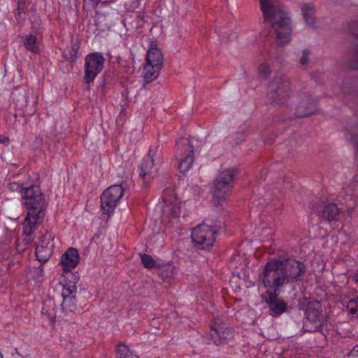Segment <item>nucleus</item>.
<instances>
[{"mask_svg": "<svg viewBox=\"0 0 358 358\" xmlns=\"http://www.w3.org/2000/svg\"><path fill=\"white\" fill-rule=\"evenodd\" d=\"M289 81L285 76H275L268 85V96L273 104L282 105L289 97Z\"/></svg>", "mask_w": 358, "mask_h": 358, "instance_id": "obj_5", "label": "nucleus"}, {"mask_svg": "<svg viewBox=\"0 0 358 358\" xmlns=\"http://www.w3.org/2000/svg\"><path fill=\"white\" fill-rule=\"evenodd\" d=\"M8 143H9L8 137L3 136V135H0V143L1 144L8 145Z\"/></svg>", "mask_w": 358, "mask_h": 358, "instance_id": "obj_36", "label": "nucleus"}, {"mask_svg": "<svg viewBox=\"0 0 358 358\" xmlns=\"http://www.w3.org/2000/svg\"><path fill=\"white\" fill-rule=\"evenodd\" d=\"M160 162V157L155 152L150 150L148 154L143 158L139 166L140 176L144 179L147 176L151 178L155 177L158 170L157 166Z\"/></svg>", "mask_w": 358, "mask_h": 358, "instance_id": "obj_16", "label": "nucleus"}, {"mask_svg": "<svg viewBox=\"0 0 358 358\" xmlns=\"http://www.w3.org/2000/svg\"><path fill=\"white\" fill-rule=\"evenodd\" d=\"M342 91H343V94H348L349 93V92L348 90H346L344 87L342 89Z\"/></svg>", "mask_w": 358, "mask_h": 358, "instance_id": "obj_42", "label": "nucleus"}, {"mask_svg": "<svg viewBox=\"0 0 358 358\" xmlns=\"http://www.w3.org/2000/svg\"><path fill=\"white\" fill-rule=\"evenodd\" d=\"M77 50H78V48H77L76 45H74V46L73 47V51L74 52V54H73V55H71V59L73 61H75V60L76 59V58H77V57H76V52H77Z\"/></svg>", "mask_w": 358, "mask_h": 358, "instance_id": "obj_38", "label": "nucleus"}, {"mask_svg": "<svg viewBox=\"0 0 358 358\" xmlns=\"http://www.w3.org/2000/svg\"><path fill=\"white\" fill-rule=\"evenodd\" d=\"M22 199L27 212L43 214L46 203L38 186L31 185L25 187L22 192Z\"/></svg>", "mask_w": 358, "mask_h": 358, "instance_id": "obj_4", "label": "nucleus"}, {"mask_svg": "<svg viewBox=\"0 0 358 358\" xmlns=\"http://www.w3.org/2000/svg\"><path fill=\"white\" fill-rule=\"evenodd\" d=\"M233 337L229 325L220 318H215L210 324V338L217 345L227 343Z\"/></svg>", "mask_w": 358, "mask_h": 358, "instance_id": "obj_11", "label": "nucleus"}, {"mask_svg": "<svg viewBox=\"0 0 358 358\" xmlns=\"http://www.w3.org/2000/svg\"><path fill=\"white\" fill-rule=\"evenodd\" d=\"M141 260L145 268H151L156 266V262L154 259L147 254L141 255Z\"/></svg>", "mask_w": 358, "mask_h": 358, "instance_id": "obj_27", "label": "nucleus"}, {"mask_svg": "<svg viewBox=\"0 0 358 358\" xmlns=\"http://www.w3.org/2000/svg\"><path fill=\"white\" fill-rule=\"evenodd\" d=\"M178 169L182 173L187 172L194 161V149L188 139H180L175 146Z\"/></svg>", "mask_w": 358, "mask_h": 358, "instance_id": "obj_6", "label": "nucleus"}, {"mask_svg": "<svg viewBox=\"0 0 358 358\" xmlns=\"http://www.w3.org/2000/svg\"><path fill=\"white\" fill-rule=\"evenodd\" d=\"M8 188L12 192H15V191L20 192L21 194H22V190H24L25 189V187H22V184H20L19 182H16L9 183Z\"/></svg>", "mask_w": 358, "mask_h": 358, "instance_id": "obj_32", "label": "nucleus"}, {"mask_svg": "<svg viewBox=\"0 0 358 358\" xmlns=\"http://www.w3.org/2000/svg\"><path fill=\"white\" fill-rule=\"evenodd\" d=\"M321 312L322 305L318 301L313 300L308 303L306 309V318L303 323L306 331L315 332L322 326Z\"/></svg>", "mask_w": 358, "mask_h": 358, "instance_id": "obj_8", "label": "nucleus"}, {"mask_svg": "<svg viewBox=\"0 0 358 358\" xmlns=\"http://www.w3.org/2000/svg\"><path fill=\"white\" fill-rule=\"evenodd\" d=\"M94 8H96L100 3V0H90Z\"/></svg>", "mask_w": 358, "mask_h": 358, "instance_id": "obj_37", "label": "nucleus"}, {"mask_svg": "<svg viewBox=\"0 0 358 358\" xmlns=\"http://www.w3.org/2000/svg\"><path fill=\"white\" fill-rule=\"evenodd\" d=\"M343 85L344 84H350V82H349V80H346V81L343 82Z\"/></svg>", "mask_w": 358, "mask_h": 358, "instance_id": "obj_43", "label": "nucleus"}, {"mask_svg": "<svg viewBox=\"0 0 358 358\" xmlns=\"http://www.w3.org/2000/svg\"><path fill=\"white\" fill-rule=\"evenodd\" d=\"M117 358H138V357L131 350L128 345L124 343H120L116 349Z\"/></svg>", "mask_w": 358, "mask_h": 358, "instance_id": "obj_25", "label": "nucleus"}, {"mask_svg": "<svg viewBox=\"0 0 358 358\" xmlns=\"http://www.w3.org/2000/svg\"><path fill=\"white\" fill-rule=\"evenodd\" d=\"M162 67L146 62L143 69V78L145 83L155 80L159 76Z\"/></svg>", "mask_w": 358, "mask_h": 358, "instance_id": "obj_21", "label": "nucleus"}, {"mask_svg": "<svg viewBox=\"0 0 358 358\" xmlns=\"http://www.w3.org/2000/svg\"><path fill=\"white\" fill-rule=\"evenodd\" d=\"M352 280L355 284L358 285V269L356 271V272L352 278Z\"/></svg>", "mask_w": 358, "mask_h": 358, "instance_id": "obj_39", "label": "nucleus"}, {"mask_svg": "<svg viewBox=\"0 0 358 358\" xmlns=\"http://www.w3.org/2000/svg\"><path fill=\"white\" fill-rule=\"evenodd\" d=\"M78 276H76L74 277L73 282H69L63 285L62 308L64 312H73L76 308L77 300L76 299V294L77 288L76 283L78 281Z\"/></svg>", "mask_w": 358, "mask_h": 358, "instance_id": "obj_15", "label": "nucleus"}, {"mask_svg": "<svg viewBox=\"0 0 358 358\" xmlns=\"http://www.w3.org/2000/svg\"><path fill=\"white\" fill-rule=\"evenodd\" d=\"M315 110V101L309 95L303 94L300 97L299 104L296 108V117H304L314 113Z\"/></svg>", "mask_w": 358, "mask_h": 358, "instance_id": "obj_18", "label": "nucleus"}, {"mask_svg": "<svg viewBox=\"0 0 358 358\" xmlns=\"http://www.w3.org/2000/svg\"><path fill=\"white\" fill-rule=\"evenodd\" d=\"M83 79L86 83L92 82L103 70L106 59L101 52H93L85 57Z\"/></svg>", "mask_w": 358, "mask_h": 358, "instance_id": "obj_9", "label": "nucleus"}, {"mask_svg": "<svg viewBox=\"0 0 358 358\" xmlns=\"http://www.w3.org/2000/svg\"><path fill=\"white\" fill-rule=\"evenodd\" d=\"M302 13L305 21L308 25H313L314 24V16L315 13V8L313 4L306 3L304 4L302 8Z\"/></svg>", "mask_w": 358, "mask_h": 358, "instance_id": "obj_24", "label": "nucleus"}, {"mask_svg": "<svg viewBox=\"0 0 358 358\" xmlns=\"http://www.w3.org/2000/svg\"><path fill=\"white\" fill-rule=\"evenodd\" d=\"M352 355H357L358 356V345L355 346L352 351Z\"/></svg>", "mask_w": 358, "mask_h": 358, "instance_id": "obj_40", "label": "nucleus"}, {"mask_svg": "<svg viewBox=\"0 0 358 358\" xmlns=\"http://www.w3.org/2000/svg\"><path fill=\"white\" fill-rule=\"evenodd\" d=\"M267 295L264 296L265 303L269 308V314L273 317H277L284 312L287 309V303L278 296L280 294H266Z\"/></svg>", "mask_w": 358, "mask_h": 358, "instance_id": "obj_17", "label": "nucleus"}, {"mask_svg": "<svg viewBox=\"0 0 358 358\" xmlns=\"http://www.w3.org/2000/svg\"><path fill=\"white\" fill-rule=\"evenodd\" d=\"M236 175L235 169H227L220 172L214 180L211 192L218 203L224 201L230 194Z\"/></svg>", "mask_w": 358, "mask_h": 358, "instance_id": "obj_3", "label": "nucleus"}, {"mask_svg": "<svg viewBox=\"0 0 358 358\" xmlns=\"http://www.w3.org/2000/svg\"><path fill=\"white\" fill-rule=\"evenodd\" d=\"M146 62L162 67L164 57L161 50L156 47H150L147 52Z\"/></svg>", "mask_w": 358, "mask_h": 358, "instance_id": "obj_22", "label": "nucleus"}, {"mask_svg": "<svg viewBox=\"0 0 358 358\" xmlns=\"http://www.w3.org/2000/svg\"><path fill=\"white\" fill-rule=\"evenodd\" d=\"M23 11H24L23 7H21L20 6H19V7H18V15H20V13L22 12H23Z\"/></svg>", "mask_w": 358, "mask_h": 358, "instance_id": "obj_41", "label": "nucleus"}, {"mask_svg": "<svg viewBox=\"0 0 358 358\" xmlns=\"http://www.w3.org/2000/svg\"><path fill=\"white\" fill-rule=\"evenodd\" d=\"M80 261L78 250L74 248H68L61 257L60 263L64 272H69L76 267Z\"/></svg>", "mask_w": 358, "mask_h": 358, "instance_id": "obj_19", "label": "nucleus"}, {"mask_svg": "<svg viewBox=\"0 0 358 358\" xmlns=\"http://www.w3.org/2000/svg\"><path fill=\"white\" fill-rule=\"evenodd\" d=\"M164 201L163 218L172 223L177 222L181 214V201L174 194L166 196Z\"/></svg>", "mask_w": 358, "mask_h": 358, "instance_id": "obj_13", "label": "nucleus"}, {"mask_svg": "<svg viewBox=\"0 0 358 358\" xmlns=\"http://www.w3.org/2000/svg\"><path fill=\"white\" fill-rule=\"evenodd\" d=\"M310 52L308 50L303 51V55L300 59V63L302 65H306L309 62Z\"/></svg>", "mask_w": 358, "mask_h": 358, "instance_id": "obj_35", "label": "nucleus"}, {"mask_svg": "<svg viewBox=\"0 0 358 358\" xmlns=\"http://www.w3.org/2000/svg\"><path fill=\"white\" fill-rule=\"evenodd\" d=\"M124 193L121 185H113L107 188L101 196V208L104 214L113 213Z\"/></svg>", "mask_w": 358, "mask_h": 358, "instance_id": "obj_10", "label": "nucleus"}, {"mask_svg": "<svg viewBox=\"0 0 358 358\" xmlns=\"http://www.w3.org/2000/svg\"><path fill=\"white\" fill-rule=\"evenodd\" d=\"M43 214L27 212L22 222V243L24 246L30 244L35 238V231L38 226V220L42 218Z\"/></svg>", "mask_w": 358, "mask_h": 358, "instance_id": "obj_12", "label": "nucleus"}, {"mask_svg": "<svg viewBox=\"0 0 358 358\" xmlns=\"http://www.w3.org/2000/svg\"><path fill=\"white\" fill-rule=\"evenodd\" d=\"M264 21L271 25L275 34L276 43L283 46L289 43L292 20L285 7L275 0H259Z\"/></svg>", "mask_w": 358, "mask_h": 358, "instance_id": "obj_2", "label": "nucleus"}, {"mask_svg": "<svg viewBox=\"0 0 358 358\" xmlns=\"http://www.w3.org/2000/svg\"><path fill=\"white\" fill-rule=\"evenodd\" d=\"M31 277L39 280L43 275V268L41 265L38 267L33 268V271H30Z\"/></svg>", "mask_w": 358, "mask_h": 358, "instance_id": "obj_29", "label": "nucleus"}, {"mask_svg": "<svg viewBox=\"0 0 358 358\" xmlns=\"http://www.w3.org/2000/svg\"><path fill=\"white\" fill-rule=\"evenodd\" d=\"M51 234L46 232L40 237L36 247L35 255L37 260L41 263L47 262L52 256L55 243Z\"/></svg>", "mask_w": 358, "mask_h": 358, "instance_id": "obj_14", "label": "nucleus"}, {"mask_svg": "<svg viewBox=\"0 0 358 358\" xmlns=\"http://www.w3.org/2000/svg\"><path fill=\"white\" fill-rule=\"evenodd\" d=\"M349 67L351 69H358V45L356 48L355 52L349 62Z\"/></svg>", "mask_w": 358, "mask_h": 358, "instance_id": "obj_30", "label": "nucleus"}, {"mask_svg": "<svg viewBox=\"0 0 358 358\" xmlns=\"http://www.w3.org/2000/svg\"><path fill=\"white\" fill-rule=\"evenodd\" d=\"M317 214L324 220L330 222L338 218L340 210L337 205L334 203H323Z\"/></svg>", "mask_w": 358, "mask_h": 358, "instance_id": "obj_20", "label": "nucleus"}, {"mask_svg": "<svg viewBox=\"0 0 358 358\" xmlns=\"http://www.w3.org/2000/svg\"><path fill=\"white\" fill-rule=\"evenodd\" d=\"M42 313L46 315L51 321H54L55 318V313L54 311V308H52L50 310H46L45 306H43L42 308Z\"/></svg>", "mask_w": 358, "mask_h": 358, "instance_id": "obj_34", "label": "nucleus"}, {"mask_svg": "<svg viewBox=\"0 0 358 358\" xmlns=\"http://www.w3.org/2000/svg\"><path fill=\"white\" fill-rule=\"evenodd\" d=\"M23 45L26 50L31 52L38 53L40 51L39 41L32 34H28L25 36L23 40Z\"/></svg>", "mask_w": 358, "mask_h": 358, "instance_id": "obj_23", "label": "nucleus"}, {"mask_svg": "<svg viewBox=\"0 0 358 358\" xmlns=\"http://www.w3.org/2000/svg\"><path fill=\"white\" fill-rule=\"evenodd\" d=\"M217 230L215 226L201 224L193 229L191 238L199 249H209L215 241Z\"/></svg>", "mask_w": 358, "mask_h": 358, "instance_id": "obj_7", "label": "nucleus"}, {"mask_svg": "<svg viewBox=\"0 0 358 358\" xmlns=\"http://www.w3.org/2000/svg\"><path fill=\"white\" fill-rule=\"evenodd\" d=\"M345 137L349 141H351L353 143L355 149L356 150L355 157L356 159H358V144L355 141L354 138L352 137V134L350 132H346Z\"/></svg>", "mask_w": 358, "mask_h": 358, "instance_id": "obj_33", "label": "nucleus"}, {"mask_svg": "<svg viewBox=\"0 0 358 358\" xmlns=\"http://www.w3.org/2000/svg\"><path fill=\"white\" fill-rule=\"evenodd\" d=\"M259 72L264 78L268 77L271 73L270 66L266 64H262L259 67Z\"/></svg>", "mask_w": 358, "mask_h": 358, "instance_id": "obj_31", "label": "nucleus"}, {"mask_svg": "<svg viewBox=\"0 0 358 358\" xmlns=\"http://www.w3.org/2000/svg\"><path fill=\"white\" fill-rule=\"evenodd\" d=\"M174 268L171 266H166L162 268L160 273L163 278H171L173 275Z\"/></svg>", "mask_w": 358, "mask_h": 358, "instance_id": "obj_28", "label": "nucleus"}, {"mask_svg": "<svg viewBox=\"0 0 358 358\" xmlns=\"http://www.w3.org/2000/svg\"><path fill=\"white\" fill-rule=\"evenodd\" d=\"M348 314L352 317L358 318V296L350 299L347 305Z\"/></svg>", "mask_w": 358, "mask_h": 358, "instance_id": "obj_26", "label": "nucleus"}, {"mask_svg": "<svg viewBox=\"0 0 358 358\" xmlns=\"http://www.w3.org/2000/svg\"><path fill=\"white\" fill-rule=\"evenodd\" d=\"M303 262L294 258H274L264 266L261 280L266 294H280L284 285L293 282L304 275Z\"/></svg>", "mask_w": 358, "mask_h": 358, "instance_id": "obj_1", "label": "nucleus"}]
</instances>
